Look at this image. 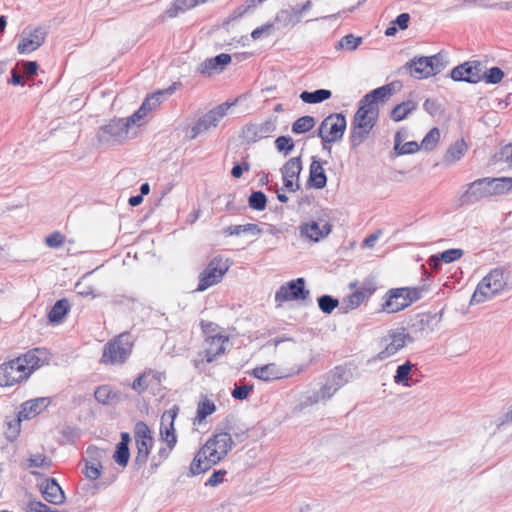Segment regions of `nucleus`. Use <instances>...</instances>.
<instances>
[{
    "mask_svg": "<svg viewBox=\"0 0 512 512\" xmlns=\"http://www.w3.org/2000/svg\"><path fill=\"white\" fill-rule=\"evenodd\" d=\"M234 446L231 435L220 432L210 437L200 448L190 464V472L199 475L219 463Z\"/></svg>",
    "mask_w": 512,
    "mask_h": 512,
    "instance_id": "f257e3e1",
    "label": "nucleus"
},
{
    "mask_svg": "<svg viewBox=\"0 0 512 512\" xmlns=\"http://www.w3.org/2000/svg\"><path fill=\"white\" fill-rule=\"evenodd\" d=\"M379 109H374L359 102L351 128L350 144L352 148L361 145L369 136L371 130L377 123Z\"/></svg>",
    "mask_w": 512,
    "mask_h": 512,
    "instance_id": "f03ea898",
    "label": "nucleus"
},
{
    "mask_svg": "<svg viewBox=\"0 0 512 512\" xmlns=\"http://www.w3.org/2000/svg\"><path fill=\"white\" fill-rule=\"evenodd\" d=\"M425 291L424 287H401L389 289L381 305V310L386 313H397L420 300Z\"/></svg>",
    "mask_w": 512,
    "mask_h": 512,
    "instance_id": "7ed1b4c3",
    "label": "nucleus"
},
{
    "mask_svg": "<svg viewBox=\"0 0 512 512\" xmlns=\"http://www.w3.org/2000/svg\"><path fill=\"white\" fill-rule=\"evenodd\" d=\"M137 123L132 116L114 118L98 128L96 138L99 144L113 146L128 138L130 126Z\"/></svg>",
    "mask_w": 512,
    "mask_h": 512,
    "instance_id": "20e7f679",
    "label": "nucleus"
},
{
    "mask_svg": "<svg viewBox=\"0 0 512 512\" xmlns=\"http://www.w3.org/2000/svg\"><path fill=\"white\" fill-rule=\"evenodd\" d=\"M443 318V311L424 312L413 316L407 325L408 342L423 339L438 329Z\"/></svg>",
    "mask_w": 512,
    "mask_h": 512,
    "instance_id": "39448f33",
    "label": "nucleus"
},
{
    "mask_svg": "<svg viewBox=\"0 0 512 512\" xmlns=\"http://www.w3.org/2000/svg\"><path fill=\"white\" fill-rule=\"evenodd\" d=\"M133 337L125 332L106 343L103 349L101 362L104 364H123L132 352Z\"/></svg>",
    "mask_w": 512,
    "mask_h": 512,
    "instance_id": "423d86ee",
    "label": "nucleus"
},
{
    "mask_svg": "<svg viewBox=\"0 0 512 512\" xmlns=\"http://www.w3.org/2000/svg\"><path fill=\"white\" fill-rule=\"evenodd\" d=\"M446 64L441 53L432 56L414 57L408 61L403 68L409 71L410 75L416 79H427L439 74Z\"/></svg>",
    "mask_w": 512,
    "mask_h": 512,
    "instance_id": "0eeeda50",
    "label": "nucleus"
},
{
    "mask_svg": "<svg viewBox=\"0 0 512 512\" xmlns=\"http://www.w3.org/2000/svg\"><path fill=\"white\" fill-rule=\"evenodd\" d=\"M506 285L504 271L496 268L491 270L477 285L470 304H479L485 302L499 293Z\"/></svg>",
    "mask_w": 512,
    "mask_h": 512,
    "instance_id": "6e6552de",
    "label": "nucleus"
},
{
    "mask_svg": "<svg viewBox=\"0 0 512 512\" xmlns=\"http://www.w3.org/2000/svg\"><path fill=\"white\" fill-rule=\"evenodd\" d=\"M347 122L342 113L330 114L321 122L317 135L323 141V148L331 150L326 144L340 141L346 130Z\"/></svg>",
    "mask_w": 512,
    "mask_h": 512,
    "instance_id": "1a4fd4ad",
    "label": "nucleus"
},
{
    "mask_svg": "<svg viewBox=\"0 0 512 512\" xmlns=\"http://www.w3.org/2000/svg\"><path fill=\"white\" fill-rule=\"evenodd\" d=\"M134 438L137 449V453L134 459V466L137 469H140L147 463L154 439L151 435L149 426L143 421H139L135 424Z\"/></svg>",
    "mask_w": 512,
    "mask_h": 512,
    "instance_id": "9d476101",
    "label": "nucleus"
},
{
    "mask_svg": "<svg viewBox=\"0 0 512 512\" xmlns=\"http://www.w3.org/2000/svg\"><path fill=\"white\" fill-rule=\"evenodd\" d=\"M229 269V265L221 257H214L205 269L199 274V283L196 291L203 292L209 287L218 284Z\"/></svg>",
    "mask_w": 512,
    "mask_h": 512,
    "instance_id": "9b49d317",
    "label": "nucleus"
},
{
    "mask_svg": "<svg viewBox=\"0 0 512 512\" xmlns=\"http://www.w3.org/2000/svg\"><path fill=\"white\" fill-rule=\"evenodd\" d=\"M234 103L224 102L213 109L209 110L206 114L201 116L194 126L191 127V139L197 138L199 135L206 133L211 128L216 127L220 120L226 116L228 109Z\"/></svg>",
    "mask_w": 512,
    "mask_h": 512,
    "instance_id": "f8f14e48",
    "label": "nucleus"
},
{
    "mask_svg": "<svg viewBox=\"0 0 512 512\" xmlns=\"http://www.w3.org/2000/svg\"><path fill=\"white\" fill-rule=\"evenodd\" d=\"M483 68L484 66L480 61H467L454 67L450 72V77L454 81L476 84L482 81Z\"/></svg>",
    "mask_w": 512,
    "mask_h": 512,
    "instance_id": "ddd939ff",
    "label": "nucleus"
},
{
    "mask_svg": "<svg viewBox=\"0 0 512 512\" xmlns=\"http://www.w3.org/2000/svg\"><path fill=\"white\" fill-rule=\"evenodd\" d=\"M25 369L18 357L0 365V386H13L27 379L29 376Z\"/></svg>",
    "mask_w": 512,
    "mask_h": 512,
    "instance_id": "4468645a",
    "label": "nucleus"
},
{
    "mask_svg": "<svg viewBox=\"0 0 512 512\" xmlns=\"http://www.w3.org/2000/svg\"><path fill=\"white\" fill-rule=\"evenodd\" d=\"M276 130L275 120L267 119L261 123H250L245 125L240 137L246 144L250 145L261 139L269 137Z\"/></svg>",
    "mask_w": 512,
    "mask_h": 512,
    "instance_id": "2eb2a0df",
    "label": "nucleus"
},
{
    "mask_svg": "<svg viewBox=\"0 0 512 512\" xmlns=\"http://www.w3.org/2000/svg\"><path fill=\"white\" fill-rule=\"evenodd\" d=\"M405 330V328L391 330L388 335L383 338L382 343L384 344V349L377 355L379 360H385L395 355L405 346L408 342V335Z\"/></svg>",
    "mask_w": 512,
    "mask_h": 512,
    "instance_id": "dca6fc26",
    "label": "nucleus"
},
{
    "mask_svg": "<svg viewBox=\"0 0 512 512\" xmlns=\"http://www.w3.org/2000/svg\"><path fill=\"white\" fill-rule=\"evenodd\" d=\"M309 294V290L305 288L304 278H297L286 285H282L275 294V300L277 302L306 300Z\"/></svg>",
    "mask_w": 512,
    "mask_h": 512,
    "instance_id": "f3484780",
    "label": "nucleus"
},
{
    "mask_svg": "<svg viewBox=\"0 0 512 512\" xmlns=\"http://www.w3.org/2000/svg\"><path fill=\"white\" fill-rule=\"evenodd\" d=\"M47 32L42 27H36L33 30L24 29L20 42L17 46L19 54H26L35 51L45 42Z\"/></svg>",
    "mask_w": 512,
    "mask_h": 512,
    "instance_id": "a211bd4d",
    "label": "nucleus"
},
{
    "mask_svg": "<svg viewBox=\"0 0 512 512\" xmlns=\"http://www.w3.org/2000/svg\"><path fill=\"white\" fill-rule=\"evenodd\" d=\"M490 197L486 178L477 179L467 185V189L459 198L461 206L472 205Z\"/></svg>",
    "mask_w": 512,
    "mask_h": 512,
    "instance_id": "6ab92c4d",
    "label": "nucleus"
},
{
    "mask_svg": "<svg viewBox=\"0 0 512 512\" xmlns=\"http://www.w3.org/2000/svg\"><path fill=\"white\" fill-rule=\"evenodd\" d=\"M302 171L301 157L290 158L281 168V174L285 188L290 191H297L300 189L298 182L300 173Z\"/></svg>",
    "mask_w": 512,
    "mask_h": 512,
    "instance_id": "aec40b11",
    "label": "nucleus"
},
{
    "mask_svg": "<svg viewBox=\"0 0 512 512\" xmlns=\"http://www.w3.org/2000/svg\"><path fill=\"white\" fill-rule=\"evenodd\" d=\"M401 84L397 81L378 87L371 92L367 93L360 101L374 109H378V102H386L395 93Z\"/></svg>",
    "mask_w": 512,
    "mask_h": 512,
    "instance_id": "412c9836",
    "label": "nucleus"
},
{
    "mask_svg": "<svg viewBox=\"0 0 512 512\" xmlns=\"http://www.w3.org/2000/svg\"><path fill=\"white\" fill-rule=\"evenodd\" d=\"M18 359L21 360L24 368H27L25 371H27V375L30 376L34 370L48 363L50 353L44 348H34L20 355Z\"/></svg>",
    "mask_w": 512,
    "mask_h": 512,
    "instance_id": "4be33fe9",
    "label": "nucleus"
},
{
    "mask_svg": "<svg viewBox=\"0 0 512 512\" xmlns=\"http://www.w3.org/2000/svg\"><path fill=\"white\" fill-rule=\"evenodd\" d=\"M43 498L54 505H61L65 502V493L54 478H47L40 485Z\"/></svg>",
    "mask_w": 512,
    "mask_h": 512,
    "instance_id": "5701e85b",
    "label": "nucleus"
},
{
    "mask_svg": "<svg viewBox=\"0 0 512 512\" xmlns=\"http://www.w3.org/2000/svg\"><path fill=\"white\" fill-rule=\"evenodd\" d=\"M299 230L301 236H304L311 241L318 242L330 234L332 225L326 222L320 226L319 223L313 221L311 223L302 224L299 227Z\"/></svg>",
    "mask_w": 512,
    "mask_h": 512,
    "instance_id": "b1692460",
    "label": "nucleus"
},
{
    "mask_svg": "<svg viewBox=\"0 0 512 512\" xmlns=\"http://www.w3.org/2000/svg\"><path fill=\"white\" fill-rule=\"evenodd\" d=\"M50 404L47 397L35 398L24 402L18 412L24 420L32 419L40 414Z\"/></svg>",
    "mask_w": 512,
    "mask_h": 512,
    "instance_id": "393cba45",
    "label": "nucleus"
},
{
    "mask_svg": "<svg viewBox=\"0 0 512 512\" xmlns=\"http://www.w3.org/2000/svg\"><path fill=\"white\" fill-rule=\"evenodd\" d=\"M326 184L327 176L325 174L323 164L313 157L309 168L308 185L316 189H322Z\"/></svg>",
    "mask_w": 512,
    "mask_h": 512,
    "instance_id": "a878e982",
    "label": "nucleus"
},
{
    "mask_svg": "<svg viewBox=\"0 0 512 512\" xmlns=\"http://www.w3.org/2000/svg\"><path fill=\"white\" fill-rule=\"evenodd\" d=\"M376 289V284L373 281L364 282L359 290L355 291L349 296V306L351 308L359 307L364 301H366L375 293Z\"/></svg>",
    "mask_w": 512,
    "mask_h": 512,
    "instance_id": "bb28decb",
    "label": "nucleus"
},
{
    "mask_svg": "<svg viewBox=\"0 0 512 512\" xmlns=\"http://www.w3.org/2000/svg\"><path fill=\"white\" fill-rule=\"evenodd\" d=\"M224 342L225 338L222 335H214L206 339L205 359L208 363L224 353Z\"/></svg>",
    "mask_w": 512,
    "mask_h": 512,
    "instance_id": "cd10ccee",
    "label": "nucleus"
},
{
    "mask_svg": "<svg viewBox=\"0 0 512 512\" xmlns=\"http://www.w3.org/2000/svg\"><path fill=\"white\" fill-rule=\"evenodd\" d=\"M164 96L165 93L163 91H159L148 96L144 100L142 105L139 107V109L135 111L131 116L134 118L136 122H138L143 117H145L149 111H152L153 109L158 107L161 104Z\"/></svg>",
    "mask_w": 512,
    "mask_h": 512,
    "instance_id": "c85d7f7f",
    "label": "nucleus"
},
{
    "mask_svg": "<svg viewBox=\"0 0 512 512\" xmlns=\"http://www.w3.org/2000/svg\"><path fill=\"white\" fill-rule=\"evenodd\" d=\"M300 16L296 11V7L281 9L275 16L274 23L278 28L293 27L300 22Z\"/></svg>",
    "mask_w": 512,
    "mask_h": 512,
    "instance_id": "c756f323",
    "label": "nucleus"
},
{
    "mask_svg": "<svg viewBox=\"0 0 512 512\" xmlns=\"http://www.w3.org/2000/svg\"><path fill=\"white\" fill-rule=\"evenodd\" d=\"M468 146L464 139H459L453 144H451L443 158V161L446 165H451L459 161L467 152Z\"/></svg>",
    "mask_w": 512,
    "mask_h": 512,
    "instance_id": "7c9ffc66",
    "label": "nucleus"
},
{
    "mask_svg": "<svg viewBox=\"0 0 512 512\" xmlns=\"http://www.w3.org/2000/svg\"><path fill=\"white\" fill-rule=\"evenodd\" d=\"M488 183L489 194L491 196L502 195L512 190V178L500 177L489 178L486 177Z\"/></svg>",
    "mask_w": 512,
    "mask_h": 512,
    "instance_id": "2f4dec72",
    "label": "nucleus"
},
{
    "mask_svg": "<svg viewBox=\"0 0 512 512\" xmlns=\"http://www.w3.org/2000/svg\"><path fill=\"white\" fill-rule=\"evenodd\" d=\"M252 375L255 378L266 382L282 378V373L274 363H269L264 366L254 368L252 370Z\"/></svg>",
    "mask_w": 512,
    "mask_h": 512,
    "instance_id": "473e14b6",
    "label": "nucleus"
},
{
    "mask_svg": "<svg viewBox=\"0 0 512 512\" xmlns=\"http://www.w3.org/2000/svg\"><path fill=\"white\" fill-rule=\"evenodd\" d=\"M71 305L68 299L62 298L57 300L48 313V320L51 323H59L70 311Z\"/></svg>",
    "mask_w": 512,
    "mask_h": 512,
    "instance_id": "72a5a7b5",
    "label": "nucleus"
},
{
    "mask_svg": "<svg viewBox=\"0 0 512 512\" xmlns=\"http://www.w3.org/2000/svg\"><path fill=\"white\" fill-rule=\"evenodd\" d=\"M94 397L101 404L111 405L119 401L120 394L114 391L109 385H102L97 387L94 392Z\"/></svg>",
    "mask_w": 512,
    "mask_h": 512,
    "instance_id": "f704fd0d",
    "label": "nucleus"
},
{
    "mask_svg": "<svg viewBox=\"0 0 512 512\" xmlns=\"http://www.w3.org/2000/svg\"><path fill=\"white\" fill-rule=\"evenodd\" d=\"M176 417V412L171 411L170 412V418L171 421L168 426L163 427V424L161 425L160 434L163 441L167 443V446L169 447V450H172L176 443H177V437L175 434V428H174V419ZM165 419V414L162 417V422Z\"/></svg>",
    "mask_w": 512,
    "mask_h": 512,
    "instance_id": "c9c22d12",
    "label": "nucleus"
},
{
    "mask_svg": "<svg viewBox=\"0 0 512 512\" xmlns=\"http://www.w3.org/2000/svg\"><path fill=\"white\" fill-rule=\"evenodd\" d=\"M417 108V102L414 100H407L402 103L397 104L391 111V118L399 122L405 119L410 113H412Z\"/></svg>",
    "mask_w": 512,
    "mask_h": 512,
    "instance_id": "e433bc0d",
    "label": "nucleus"
},
{
    "mask_svg": "<svg viewBox=\"0 0 512 512\" xmlns=\"http://www.w3.org/2000/svg\"><path fill=\"white\" fill-rule=\"evenodd\" d=\"M262 230L258 225L248 223L244 225H230L223 229V233L226 236H239L242 233H250L253 235H260Z\"/></svg>",
    "mask_w": 512,
    "mask_h": 512,
    "instance_id": "4c0bfd02",
    "label": "nucleus"
},
{
    "mask_svg": "<svg viewBox=\"0 0 512 512\" xmlns=\"http://www.w3.org/2000/svg\"><path fill=\"white\" fill-rule=\"evenodd\" d=\"M331 95L332 93L330 90L318 89L313 92L303 91L299 97L304 103L316 104L328 100Z\"/></svg>",
    "mask_w": 512,
    "mask_h": 512,
    "instance_id": "58836bf2",
    "label": "nucleus"
},
{
    "mask_svg": "<svg viewBox=\"0 0 512 512\" xmlns=\"http://www.w3.org/2000/svg\"><path fill=\"white\" fill-rule=\"evenodd\" d=\"M414 367V364H412L410 361H406L402 365H399L397 367L396 373L394 375V382L396 384H400L406 387H410L411 383L410 381V374L412 371V368Z\"/></svg>",
    "mask_w": 512,
    "mask_h": 512,
    "instance_id": "ea45409f",
    "label": "nucleus"
},
{
    "mask_svg": "<svg viewBox=\"0 0 512 512\" xmlns=\"http://www.w3.org/2000/svg\"><path fill=\"white\" fill-rule=\"evenodd\" d=\"M401 141V134L400 132H397L394 139V149L398 155L413 154L420 148L416 141H409L404 144H401Z\"/></svg>",
    "mask_w": 512,
    "mask_h": 512,
    "instance_id": "a19ab883",
    "label": "nucleus"
},
{
    "mask_svg": "<svg viewBox=\"0 0 512 512\" xmlns=\"http://www.w3.org/2000/svg\"><path fill=\"white\" fill-rule=\"evenodd\" d=\"M23 420L24 419L22 417H20L19 413L16 416H13L11 418H9V417L6 418L5 424H6L7 428L5 430V435H6L7 439L12 441L19 435L21 422Z\"/></svg>",
    "mask_w": 512,
    "mask_h": 512,
    "instance_id": "79ce46f5",
    "label": "nucleus"
},
{
    "mask_svg": "<svg viewBox=\"0 0 512 512\" xmlns=\"http://www.w3.org/2000/svg\"><path fill=\"white\" fill-rule=\"evenodd\" d=\"M314 126V117L309 115L302 116L292 124V132L295 134H303L310 131Z\"/></svg>",
    "mask_w": 512,
    "mask_h": 512,
    "instance_id": "37998d69",
    "label": "nucleus"
},
{
    "mask_svg": "<svg viewBox=\"0 0 512 512\" xmlns=\"http://www.w3.org/2000/svg\"><path fill=\"white\" fill-rule=\"evenodd\" d=\"M345 374L344 368L338 366L328 374L327 379L335 389L339 390L348 382V379L345 378Z\"/></svg>",
    "mask_w": 512,
    "mask_h": 512,
    "instance_id": "c03bdc74",
    "label": "nucleus"
},
{
    "mask_svg": "<svg viewBox=\"0 0 512 512\" xmlns=\"http://www.w3.org/2000/svg\"><path fill=\"white\" fill-rule=\"evenodd\" d=\"M248 205L253 210L263 211L267 205V197L262 191H254L248 198Z\"/></svg>",
    "mask_w": 512,
    "mask_h": 512,
    "instance_id": "a18cd8bd",
    "label": "nucleus"
},
{
    "mask_svg": "<svg viewBox=\"0 0 512 512\" xmlns=\"http://www.w3.org/2000/svg\"><path fill=\"white\" fill-rule=\"evenodd\" d=\"M51 465H52V462L50 459L47 458L46 455L37 453V454L30 455V457L27 459L26 467L27 468L49 469L51 467Z\"/></svg>",
    "mask_w": 512,
    "mask_h": 512,
    "instance_id": "49530a36",
    "label": "nucleus"
},
{
    "mask_svg": "<svg viewBox=\"0 0 512 512\" xmlns=\"http://www.w3.org/2000/svg\"><path fill=\"white\" fill-rule=\"evenodd\" d=\"M362 38L355 37L353 34H348L342 37L337 44L335 45L336 49H346L349 51H354L361 44Z\"/></svg>",
    "mask_w": 512,
    "mask_h": 512,
    "instance_id": "de8ad7c7",
    "label": "nucleus"
},
{
    "mask_svg": "<svg viewBox=\"0 0 512 512\" xmlns=\"http://www.w3.org/2000/svg\"><path fill=\"white\" fill-rule=\"evenodd\" d=\"M319 309L325 314H331L338 307V299L331 295H322L317 299Z\"/></svg>",
    "mask_w": 512,
    "mask_h": 512,
    "instance_id": "09e8293b",
    "label": "nucleus"
},
{
    "mask_svg": "<svg viewBox=\"0 0 512 512\" xmlns=\"http://www.w3.org/2000/svg\"><path fill=\"white\" fill-rule=\"evenodd\" d=\"M215 410H216L215 404L212 401L205 399V400L199 402V404H198L196 418L199 422H201L207 416L214 413Z\"/></svg>",
    "mask_w": 512,
    "mask_h": 512,
    "instance_id": "8fccbe9b",
    "label": "nucleus"
},
{
    "mask_svg": "<svg viewBox=\"0 0 512 512\" xmlns=\"http://www.w3.org/2000/svg\"><path fill=\"white\" fill-rule=\"evenodd\" d=\"M129 458V447L124 446V444H117L116 450L113 455V459L115 460V462L122 467H126L129 462Z\"/></svg>",
    "mask_w": 512,
    "mask_h": 512,
    "instance_id": "3c124183",
    "label": "nucleus"
},
{
    "mask_svg": "<svg viewBox=\"0 0 512 512\" xmlns=\"http://www.w3.org/2000/svg\"><path fill=\"white\" fill-rule=\"evenodd\" d=\"M440 138V131L438 128H432L421 142V147L427 151L432 150L438 143Z\"/></svg>",
    "mask_w": 512,
    "mask_h": 512,
    "instance_id": "603ef678",
    "label": "nucleus"
},
{
    "mask_svg": "<svg viewBox=\"0 0 512 512\" xmlns=\"http://www.w3.org/2000/svg\"><path fill=\"white\" fill-rule=\"evenodd\" d=\"M504 77V72L499 67H492L485 71L483 69V78L488 84H498L502 81Z\"/></svg>",
    "mask_w": 512,
    "mask_h": 512,
    "instance_id": "864d4df0",
    "label": "nucleus"
},
{
    "mask_svg": "<svg viewBox=\"0 0 512 512\" xmlns=\"http://www.w3.org/2000/svg\"><path fill=\"white\" fill-rule=\"evenodd\" d=\"M294 142L293 139L290 136H279L275 140V147L276 149L284 153V155L290 154L294 149Z\"/></svg>",
    "mask_w": 512,
    "mask_h": 512,
    "instance_id": "5fc2aeb1",
    "label": "nucleus"
},
{
    "mask_svg": "<svg viewBox=\"0 0 512 512\" xmlns=\"http://www.w3.org/2000/svg\"><path fill=\"white\" fill-rule=\"evenodd\" d=\"M102 465L98 461L87 462L85 467V476L90 480H96L101 473Z\"/></svg>",
    "mask_w": 512,
    "mask_h": 512,
    "instance_id": "6e6d98bb",
    "label": "nucleus"
},
{
    "mask_svg": "<svg viewBox=\"0 0 512 512\" xmlns=\"http://www.w3.org/2000/svg\"><path fill=\"white\" fill-rule=\"evenodd\" d=\"M464 252L462 249L454 248V249H448L440 253V258L444 263H451L458 259H460L463 256Z\"/></svg>",
    "mask_w": 512,
    "mask_h": 512,
    "instance_id": "4d7b16f0",
    "label": "nucleus"
},
{
    "mask_svg": "<svg viewBox=\"0 0 512 512\" xmlns=\"http://www.w3.org/2000/svg\"><path fill=\"white\" fill-rule=\"evenodd\" d=\"M253 385H235L234 389L232 390V396L236 400H245L249 393L252 391Z\"/></svg>",
    "mask_w": 512,
    "mask_h": 512,
    "instance_id": "13d9d810",
    "label": "nucleus"
},
{
    "mask_svg": "<svg viewBox=\"0 0 512 512\" xmlns=\"http://www.w3.org/2000/svg\"><path fill=\"white\" fill-rule=\"evenodd\" d=\"M220 70L218 66L212 61V58L206 59L197 67V72L202 75L210 76L213 72Z\"/></svg>",
    "mask_w": 512,
    "mask_h": 512,
    "instance_id": "bf43d9fd",
    "label": "nucleus"
},
{
    "mask_svg": "<svg viewBox=\"0 0 512 512\" xmlns=\"http://www.w3.org/2000/svg\"><path fill=\"white\" fill-rule=\"evenodd\" d=\"M148 374L146 372L140 374L132 383V389L138 394L143 393L149 386L147 381Z\"/></svg>",
    "mask_w": 512,
    "mask_h": 512,
    "instance_id": "052dcab7",
    "label": "nucleus"
},
{
    "mask_svg": "<svg viewBox=\"0 0 512 512\" xmlns=\"http://www.w3.org/2000/svg\"><path fill=\"white\" fill-rule=\"evenodd\" d=\"M337 391L338 390L335 389L327 379L326 383L320 388L318 397L315 399V402H317L319 398L323 400L330 399Z\"/></svg>",
    "mask_w": 512,
    "mask_h": 512,
    "instance_id": "680f3d73",
    "label": "nucleus"
},
{
    "mask_svg": "<svg viewBox=\"0 0 512 512\" xmlns=\"http://www.w3.org/2000/svg\"><path fill=\"white\" fill-rule=\"evenodd\" d=\"M227 474V471L224 469H220L214 471L209 479L206 481V486L216 487L224 481V477Z\"/></svg>",
    "mask_w": 512,
    "mask_h": 512,
    "instance_id": "e2e57ef3",
    "label": "nucleus"
},
{
    "mask_svg": "<svg viewBox=\"0 0 512 512\" xmlns=\"http://www.w3.org/2000/svg\"><path fill=\"white\" fill-rule=\"evenodd\" d=\"M207 0H175L174 6L177 10L185 11L195 6L205 3Z\"/></svg>",
    "mask_w": 512,
    "mask_h": 512,
    "instance_id": "0e129e2a",
    "label": "nucleus"
},
{
    "mask_svg": "<svg viewBox=\"0 0 512 512\" xmlns=\"http://www.w3.org/2000/svg\"><path fill=\"white\" fill-rule=\"evenodd\" d=\"M65 241L64 235H62L60 232H54L46 237V244L51 248H58L60 247Z\"/></svg>",
    "mask_w": 512,
    "mask_h": 512,
    "instance_id": "69168bd1",
    "label": "nucleus"
},
{
    "mask_svg": "<svg viewBox=\"0 0 512 512\" xmlns=\"http://www.w3.org/2000/svg\"><path fill=\"white\" fill-rule=\"evenodd\" d=\"M49 506L41 501H30L27 505L26 512H51Z\"/></svg>",
    "mask_w": 512,
    "mask_h": 512,
    "instance_id": "338daca9",
    "label": "nucleus"
},
{
    "mask_svg": "<svg viewBox=\"0 0 512 512\" xmlns=\"http://www.w3.org/2000/svg\"><path fill=\"white\" fill-rule=\"evenodd\" d=\"M274 24L273 23H266L260 27H257L256 29H254L251 33V37L254 39V40H258L260 39L264 34L268 35L270 34L272 28H273Z\"/></svg>",
    "mask_w": 512,
    "mask_h": 512,
    "instance_id": "774afa93",
    "label": "nucleus"
}]
</instances>
